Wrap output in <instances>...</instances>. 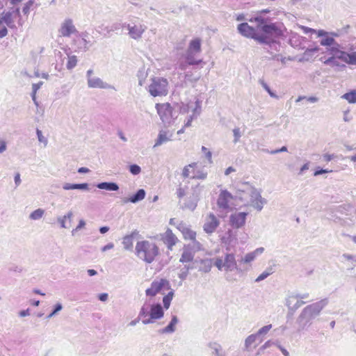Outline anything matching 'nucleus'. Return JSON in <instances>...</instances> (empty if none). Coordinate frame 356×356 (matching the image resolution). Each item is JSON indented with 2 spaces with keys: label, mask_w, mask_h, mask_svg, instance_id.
<instances>
[{
  "label": "nucleus",
  "mask_w": 356,
  "mask_h": 356,
  "mask_svg": "<svg viewBox=\"0 0 356 356\" xmlns=\"http://www.w3.org/2000/svg\"><path fill=\"white\" fill-rule=\"evenodd\" d=\"M295 300H297L296 296L295 294H291L288 296V298L286 299V305L288 307L289 311L292 312V307H293V302Z\"/></svg>",
  "instance_id": "de8ad7c7"
},
{
  "label": "nucleus",
  "mask_w": 356,
  "mask_h": 356,
  "mask_svg": "<svg viewBox=\"0 0 356 356\" xmlns=\"http://www.w3.org/2000/svg\"><path fill=\"white\" fill-rule=\"evenodd\" d=\"M195 254V253L193 252V251H191L186 246H184L179 261L183 264L191 262L193 261Z\"/></svg>",
  "instance_id": "393cba45"
},
{
  "label": "nucleus",
  "mask_w": 356,
  "mask_h": 356,
  "mask_svg": "<svg viewBox=\"0 0 356 356\" xmlns=\"http://www.w3.org/2000/svg\"><path fill=\"white\" fill-rule=\"evenodd\" d=\"M161 240L167 245L169 250H172V247L177 243L178 239L169 228L161 235Z\"/></svg>",
  "instance_id": "aec40b11"
},
{
  "label": "nucleus",
  "mask_w": 356,
  "mask_h": 356,
  "mask_svg": "<svg viewBox=\"0 0 356 356\" xmlns=\"http://www.w3.org/2000/svg\"><path fill=\"white\" fill-rule=\"evenodd\" d=\"M36 134L39 142L43 143L44 146H46L47 145L48 140L47 138L42 135V131L40 129H37Z\"/></svg>",
  "instance_id": "603ef678"
},
{
  "label": "nucleus",
  "mask_w": 356,
  "mask_h": 356,
  "mask_svg": "<svg viewBox=\"0 0 356 356\" xmlns=\"http://www.w3.org/2000/svg\"><path fill=\"white\" fill-rule=\"evenodd\" d=\"M177 195L179 198H182L186 195L185 188L179 187L177 190Z\"/></svg>",
  "instance_id": "680f3d73"
},
{
  "label": "nucleus",
  "mask_w": 356,
  "mask_h": 356,
  "mask_svg": "<svg viewBox=\"0 0 356 356\" xmlns=\"http://www.w3.org/2000/svg\"><path fill=\"white\" fill-rule=\"evenodd\" d=\"M151 83L147 86V90L154 97L165 96L168 93L169 83L166 79L153 76Z\"/></svg>",
  "instance_id": "20e7f679"
},
{
  "label": "nucleus",
  "mask_w": 356,
  "mask_h": 356,
  "mask_svg": "<svg viewBox=\"0 0 356 356\" xmlns=\"http://www.w3.org/2000/svg\"><path fill=\"white\" fill-rule=\"evenodd\" d=\"M259 83L261 85V86L264 88V89L266 91H267V92L269 94V95L271 97L278 99V96L270 90V87L268 86V84L264 80H261V79L259 80Z\"/></svg>",
  "instance_id": "79ce46f5"
},
{
  "label": "nucleus",
  "mask_w": 356,
  "mask_h": 356,
  "mask_svg": "<svg viewBox=\"0 0 356 356\" xmlns=\"http://www.w3.org/2000/svg\"><path fill=\"white\" fill-rule=\"evenodd\" d=\"M123 27L127 29L129 36L136 40L141 39L147 29V26L142 24H124Z\"/></svg>",
  "instance_id": "ddd939ff"
},
{
  "label": "nucleus",
  "mask_w": 356,
  "mask_h": 356,
  "mask_svg": "<svg viewBox=\"0 0 356 356\" xmlns=\"http://www.w3.org/2000/svg\"><path fill=\"white\" fill-rule=\"evenodd\" d=\"M233 200V195L227 190H222L217 200V205L220 209L229 208V202Z\"/></svg>",
  "instance_id": "f3484780"
},
{
  "label": "nucleus",
  "mask_w": 356,
  "mask_h": 356,
  "mask_svg": "<svg viewBox=\"0 0 356 356\" xmlns=\"http://www.w3.org/2000/svg\"><path fill=\"white\" fill-rule=\"evenodd\" d=\"M19 8H17L11 12L3 13L2 20L9 28L13 29L15 27V19L19 17Z\"/></svg>",
  "instance_id": "6ab92c4d"
},
{
  "label": "nucleus",
  "mask_w": 356,
  "mask_h": 356,
  "mask_svg": "<svg viewBox=\"0 0 356 356\" xmlns=\"http://www.w3.org/2000/svg\"><path fill=\"white\" fill-rule=\"evenodd\" d=\"M237 29L238 31L244 37L252 38L259 43H264L267 41V38L259 35L257 27L253 28L246 22L238 24Z\"/></svg>",
  "instance_id": "1a4fd4ad"
},
{
  "label": "nucleus",
  "mask_w": 356,
  "mask_h": 356,
  "mask_svg": "<svg viewBox=\"0 0 356 356\" xmlns=\"http://www.w3.org/2000/svg\"><path fill=\"white\" fill-rule=\"evenodd\" d=\"M163 316V310L160 304H151V311L149 318L143 319L145 325L154 322V320L160 319Z\"/></svg>",
  "instance_id": "2eb2a0df"
},
{
  "label": "nucleus",
  "mask_w": 356,
  "mask_h": 356,
  "mask_svg": "<svg viewBox=\"0 0 356 356\" xmlns=\"http://www.w3.org/2000/svg\"><path fill=\"white\" fill-rule=\"evenodd\" d=\"M129 171L134 175H138L141 172V168L136 164H132L129 166Z\"/></svg>",
  "instance_id": "8fccbe9b"
},
{
  "label": "nucleus",
  "mask_w": 356,
  "mask_h": 356,
  "mask_svg": "<svg viewBox=\"0 0 356 356\" xmlns=\"http://www.w3.org/2000/svg\"><path fill=\"white\" fill-rule=\"evenodd\" d=\"M271 328H272L271 324L265 325V326L262 327L261 328H260L256 334H258V337L261 339V338H262V336L267 334Z\"/></svg>",
  "instance_id": "a18cd8bd"
},
{
  "label": "nucleus",
  "mask_w": 356,
  "mask_h": 356,
  "mask_svg": "<svg viewBox=\"0 0 356 356\" xmlns=\"http://www.w3.org/2000/svg\"><path fill=\"white\" fill-rule=\"evenodd\" d=\"M193 175L191 177L192 179H205L207 177V173L200 171H198L196 173L193 172Z\"/></svg>",
  "instance_id": "5fc2aeb1"
},
{
  "label": "nucleus",
  "mask_w": 356,
  "mask_h": 356,
  "mask_svg": "<svg viewBox=\"0 0 356 356\" xmlns=\"http://www.w3.org/2000/svg\"><path fill=\"white\" fill-rule=\"evenodd\" d=\"M248 213L245 212H237L232 213L229 218L230 225L234 228H241L245 223Z\"/></svg>",
  "instance_id": "a211bd4d"
},
{
  "label": "nucleus",
  "mask_w": 356,
  "mask_h": 356,
  "mask_svg": "<svg viewBox=\"0 0 356 356\" xmlns=\"http://www.w3.org/2000/svg\"><path fill=\"white\" fill-rule=\"evenodd\" d=\"M177 228L182 233L185 240H191L196 238V232L187 226L186 223L180 222Z\"/></svg>",
  "instance_id": "4be33fe9"
},
{
  "label": "nucleus",
  "mask_w": 356,
  "mask_h": 356,
  "mask_svg": "<svg viewBox=\"0 0 356 356\" xmlns=\"http://www.w3.org/2000/svg\"><path fill=\"white\" fill-rule=\"evenodd\" d=\"M86 225V222L83 219H81L79 221V224L76 227V228L73 229L72 230V236H74L76 234V233L81 230V229L84 228Z\"/></svg>",
  "instance_id": "3c124183"
},
{
  "label": "nucleus",
  "mask_w": 356,
  "mask_h": 356,
  "mask_svg": "<svg viewBox=\"0 0 356 356\" xmlns=\"http://www.w3.org/2000/svg\"><path fill=\"white\" fill-rule=\"evenodd\" d=\"M220 225V221L217 217L212 213L208 214L203 225L204 231L209 234L213 233Z\"/></svg>",
  "instance_id": "4468645a"
},
{
  "label": "nucleus",
  "mask_w": 356,
  "mask_h": 356,
  "mask_svg": "<svg viewBox=\"0 0 356 356\" xmlns=\"http://www.w3.org/2000/svg\"><path fill=\"white\" fill-rule=\"evenodd\" d=\"M74 189L88 190V184L87 183L74 184H73V190H74Z\"/></svg>",
  "instance_id": "4d7b16f0"
},
{
  "label": "nucleus",
  "mask_w": 356,
  "mask_h": 356,
  "mask_svg": "<svg viewBox=\"0 0 356 356\" xmlns=\"http://www.w3.org/2000/svg\"><path fill=\"white\" fill-rule=\"evenodd\" d=\"M329 300L327 298H323L318 302L312 303L306 306L300 314L298 321L300 323L309 322L318 316L323 308L328 304Z\"/></svg>",
  "instance_id": "7ed1b4c3"
},
{
  "label": "nucleus",
  "mask_w": 356,
  "mask_h": 356,
  "mask_svg": "<svg viewBox=\"0 0 356 356\" xmlns=\"http://www.w3.org/2000/svg\"><path fill=\"white\" fill-rule=\"evenodd\" d=\"M122 244L124 249L130 250L133 246V236L131 235L124 236L123 238Z\"/></svg>",
  "instance_id": "ea45409f"
},
{
  "label": "nucleus",
  "mask_w": 356,
  "mask_h": 356,
  "mask_svg": "<svg viewBox=\"0 0 356 356\" xmlns=\"http://www.w3.org/2000/svg\"><path fill=\"white\" fill-rule=\"evenodd\" d=\"M151 311V303L148 302H145L144 305L142 306L138 316L139 318L145 319V318H149V314Z\"/></svg>",
  "instance_id": "c85d7f7f"
},
{
  "label": "nucleus",
  "mask_w": 356,
  "mask_h": 356,
  "mask_svg": "<svg viewBox=\"0 0 356 356\" xmlns=\"http://www.w3.org/2000/svg\"><path fill=\"white\" fill-rule=\"evenodd\" d=\"M7 145L6 142L3 140H0V154L3 153L6 150Z\"/></svg>",
  "instance_id": "338daca9"
},
{
  "label": "nucleus",
  "mask_w": 356,
  "mask_h": 356,
  "mask_svg": "<svg viewBox=\"0 0 356 356\" xmlns=\"http://www.w3.org/2000/svg\"><path fill=\"white\" fill-rule=\"evenodd\" d=\"M99 189H104L109 191H116L119 189V186L114 182H102L97 185Z\"/></svg>",
  "instance_id": "c756f323"
},
{
  "label": "nucleus",
  "mask_w": 356,
  "mask_h": 356,
  "mask_svg": "<svg viewBox=\"0 0 356 356\" xmlns=\"http://www.w3.org/2000/svg\"><path fill=\"white\" fill-rule=\"evenodd\" d=\"M332 56L326 59L324 61V63L325 65H332V66H339V64L338 61L337 60V59H338L337 57H336L334 54H332Z\"/></svg>",
  "instance_id": "49530a36"
},
{
  "label": "nucleus",
  "mask_w": 356,
  "mask_h": 356,
  "mask_svg": "<svg viewBox=\"0 0 356 356\" xmlns=\"http://www.w3.org/2000/svg\"><path fill=\"white\" fill-rule=\"evenodd\" d=\"M249 21L250 22H255L257 23V28H259L263 24L268 22L270 21V19L268 17H266L264 14H261L259 13H257L253 17H252Z\"/></svg>",
  "instance_id": "a878e982"
},
{
  "label": "nucleus",
  "mask_w": 356,
  "mask_h": 356,
  "mask_svg": "<svg viewBox=\"0 0 356 356\" xmlns=\"http://www.w3.org/2000/svg\"><path fill=\"white\" fill-rule=\"evenodd\" d=\"M88 87L90 88L112 89L113 87L103 81L99 77H92L87 81Z\"/></svg>",
  "instance_id": "412c9836"
},
{
  "label": "nucleus",
  "mask_w": 356,
  "mask_h": 356,
  "mask_svg": "<svg viewBox=\"0 0 356 356\" xmlns=\"http://www.w3.org/2000/svg\"><path fill=\"white\" fill-rule=\"evenodd\" d=\"M264 251V248H258L254 251L246 254L239 260V262L242 264H250L253 261L258 255L261 254Z\"/></svg>",
  "instance_id": "5701e85b"
},
{
  "label": "nucleus",
  "mask_w": 356,
  "mask_h": 356,
  "mask_svg": "<svg viewBox=\"0 0 356 356\" xmlns=\"http://www.w3.org/2000/svg\"><path fill=\"white\" fill-rule=\"evenodd\" d=\"M191 243L185 245L184 246H186L191 251H193V252L195 253L203 249L202 245L198 241L196 240V238H195V239H191Z\"/></svg>",
  "instance_id": "f704fd0d"
},
{
  "label": "nucleus",
  "mask_w": 356,
  "mask_h": 356,
  "mask_svg": "<svg viewBox=\"0 0 356 356\" xmlns=\"http://www.w3.org/2000/svg\"><path fill=\"white\" fill-rule=\"evenodd\" d=\"M35 3V0H29L24 6L22 8V12L24 15H29L30 10L32 9L33 4Z\"/></svg>",
  "instance_id": "c03bdc74"
},
{
  "label": "nucleus",
  "mask_w": 356,
  "mask_h": 356,
  "mask_svg": "<svg viewBox=\"0 0 356 356\" xmlns=\"http://www.w3.org/2000/svg\"><path fill=\"white\" fill-rule=\"evenodd\" d=\"M188 65H190L188 63L187 60L186 59H184V61L179 62V67L181 70H186V68Z\"/></svg>",
  "instance_id": "0e129e2a"
},
{
  "label": "nucleus",
  "mask_w": 356,
  "mask_h": 356,
  "mask_svg": "<svg viewBox=\"0 0 356 356\" xmlns=\"http://www.w3.org/2000/svg\"><path fill=\"white\" fill-rule=\"evenodd\" d=\"M282 24L280 23L267 22L257 29L260 35L267 38V41L263 44H269L270 37H277L282 34Z\"/></svg>",
  "instance_id": "0eeeda50"
},
{
  "label": "nucleus",
  "mask_w": 356,
  "mask_h": 356,
  "mask_svg": "<svg viewBox=\"0 0 356 356\" xmlns=\"http://www.w3.org/2000/svg\"><path fill=\"white\" fill-rule=\"evenodd\" d=\"M320 44L322 46L330 47V48H332L334 46L337 47V44H339L337 42H336L333 37L330 36V33H328L327 35H326V36L321 38V40H320Z\"/></svg>",
  "instance_id": "7c9ffc66"
},
{
  "label": "nucleus",
  "mask_w": 356,
  "mask_h": 356,
  "mask_svg": "<svg viewBox=\"0 0 356 356\" xmlns=\"http://www.w3.org/2000/svg\"><path fill=\"white\" fill-rule=\"evenodd\" d=\"M339 44L337 47H332L329 49L330 54H334L338 59L348 64V65H356V51H352L350 53L346 52L339 49Z\"/></svg>",
  "instance_id": "9b49d317"
},
{
  "label": "nucleus",
  "mask_w": 356,
  "mask_h": 356,
  "mask_svg": "<svg viewBox=\"0 0 356 356\" xmlns=\"http://www.w3.org/2000/svg\"><path fill=\"white\" fill-rule=\"evenodd\" d=\"M201 52V40L195 38L192 40L184 55L189 65H198L202 62V60L197 58L198 54Z\"/></svg>",
  "instance_id": "39448f33"
},
{
  "label": "nucleus",
  "mask_w": 356,
  "mask_h": 356,
  "mask_svg": "<svg viewBox=\"0 0 356 356\" xmlns=\"http://www.w3.org/2000/svg\"><path fill=\"white\" fill-rule=\"evenodd\" d=\"M213 264L219 270L233 271L238 269L235 256L232 253H227L224 258H216Z\"/></svg>",
  "instance_id": "6e6552de"
},
{
  "label": "nucleus",
  "mask_w": 356,
  "mask_h": 356,
  "mask_svg": "<svg viewBox=\"0 0 356 356\" xmlns=\"http://www.w3.org/2000/svg\"><path fill=\"white\" fill-rule=\"evenodd\" d=\"M212 262L210 259H200L199 271L209 273L211 270Z\"/></svg>",
  "instance_id": "2f4dec72"
},
{
  "label": "nucleus",
  "mask_w": 356,
  "mask_h": 356,
  "mask_svg": "<svg viewBox=\"0 0 356 356\" xmlns=\"http://www.w3.org/2000/svg\"><path fill=\"white\" fill-rule=\"evenodd\" d=\"M296 300V303H294L292 307V314L295 312L301 305L305 303V302L301 300V299H298Z\"/></svg>",
  "instance_id": "13d9d810"
},
{
  "label": "nucleus",
  "mask_w": 356,
  "mask_h": 356,
  "mask_svg": "<svg viewBox=\"0 0 356 356\" xmlns=\"http://www.w3.org/2000/svg\"><path fill=\"white\" fill-rule=\"evenodd\" d=\"M135 250L136 256L147 264L153 262L159 252L157 245L148 241H138Z\"/></svg>",
  "instance_id": "f257e3e1"
},
{
  "label": "nucleus",
  "mask_w": 356,
  "mask_h": 356,
  "mask_svg": "<svg viewBox=\"0 0 356 356\" xmlns=\"http://www.w3.org/2000/svg\"><path fill=\"white\" fill-rule=\"evenodd\" d=\"M233 134L234 136V143H236L239 140V138L241 137V134L239 128H235L233 129Z\"/></svg>",
  "instance_id": "bf43d9fd"
},
{
  "label": "nucleus",
  "mask_w": 356,
  "mask_h": 356,
  "mask_svg": "<svg viewBox=\"0 0 356 356\" xmlns=\"http://www.w3.org/2000/svg\"><path fill=\"white\" fill-rule=\"evenodd\" d=\"M42 82L40 81L38 83H33L32 85V92H37V91L40 88V87L42 86Z\"/></svg>",
  "instance_id": "774afa93"
},
{
  "label": "nucleus",
  "mask_w": 356,
  "mask_h": 356,
  "mask_svg": "<svg viewBox=\"0 0 356 356\" xmlns=\"http://www.w3.org/2000/svg\"><path fill=\"white\" fill-rule=\"evenodd\" d=\"M257 341L260 343L263 341V338L260 339L256 333L249 335L245 340V349L248 350L250 346Z\"/></svg>",
  "instance_id": "72a5a7b5"
},
{
  "label": "nucleus",
  "mask_w": 356,
  "mask_h": 356,
  "mask_svg": "<svg viewBox=\"0 0 356 356\" xmlns=\"http://www.w3.org/2000/svg\"><path fill=\"white\" fill-rule=\"evenodd\" d=\"M342 99H344L350 104L356 103V91L352 90L350 92L345 93L341 96Z\"/></svg>",
  "instance_id": "e433bc0d"
},
{
  "label": "nucleus",
  "mask_w": 356,
  "mask_h": 356,
  "mask_svg": "<svg viewBox=\"0 0 356 356\" xmlns=\"http://www.w3.org/2000/svg\"><path fill=\"white\" fill-rule=\"evenodd\" d=\"M248 196L250 197V204L257 211H261L266 200L261 197V192L251 186H248L245 190L238 191L237 193V197L241 201H245Z\"/></svg>",
  "instance_id": "f03ea898"
},
{
  "label": "nucleus",
  "mask_w": 356,
  "mask_h": 356,
  "mask_svg": "<svg viewBox=\"0 0 356 356\" xmlns=\"http://www.w3.org/2000/svg\"><path fill=\"white\" fill-rule=\"evenodd\" d=\"M170 140V136L168 135L167 131H160L157 137V139L155 141V144L154 145V147L161 145L163 143H166Z\"/></svg>",
  "instance_id": "bb28decb"
},
{
  "label": "nucleus",
  "mask_w": 356,
  "mask_h": 356,
  "mask_svg": "<svg viewBox=\"0 0 356 356\" xmlns=\"http://www.w3.org/2000/svg\"><path fill=\"white\" fill-rule=\"evenodd\" d=\"M209 348L212 350V354L216 356H225V353L222 350V347L220 344L213 342L209 344Z\"/></svg>",
  "instance_id": "c9c22d12"
},
{
  "label": "nucleus",
  "mask_w": 356,
  "mask_h": 356,
  "mask_svg": "<svg viewBox=\"0 0 356 356\" xmlns=\"http://www.w3.org/2000/svg\"><path fill=\"white\" fill-rule=\"evenodd\" d=\"M185 79L186 81H189L193 84H195L199 80L200 76L193 77L192 73L188 72L185 74Z\"/></svg>",
  "instance_id": "09e8293b"
},
{
  "label": "nucleus",
  "mask_w": 356,
  "mask_h": 356,
  "mask_svg": "<svg viewBox=\"0 0 356 356\" xmlns=\"http://www.w3.org/2000/svg\"><path fill=\"white\" fill-rule=\"evenodd\" d=\"M145 194L146 193L144 189H139L136 194L131 196L130 197L123 198L122 202L123 204H127L128 202L137 203L145 198Z\"/></svg>",
  "instance_id": "b1692460"
},
{
  "label": "nucleus",
  "mask_w": 356,
  "mask_h": 356,
  "mask_svg": "<svg viewBox=\"0 0 356 356\" xmlns=\"http://www.w3.org/2000/svg\"><path fill=\"white\" fill-rule=\"evenodd\" d=\"M204 186L197 184L192 188L191 195L186 200L183 209L190 211H194L197 207V203L200 199L201 194L204 190Z\"/></svg>",
  "instance_id": "9d476101"
},
{
  "label": "nucleus",
  "mask_w": 356,
  "mask_h": 356,
  "mask_svg": "<svg viewBox=\"0 0 356 356\" xmlns=\"http://www.w3.org/2000/svg\"><path fill=\"white\" fill-rule=\"evenodd\" d=\"M178 323V318L176 316H173L169 325L163 329L159 330L160 333H172L175 331V325Z\"/></svg>",
  "instance_id": "cd10ccee"
},
{
  "label": "nucleus",
  "mask_w": 356,
  "mask_h": 356,
  "mask_svg": "<svg viewBox=\"0 0 356 356\" xmlns=\"http://www.w3.org/2000/svg\"><path fill=\"white\" fill-rule=\"evenodd\" d=\"M44 214V210L42 209H38L33 212L31 213L29 215L30 219L33 220H40L43 217Z\"/></svg>",
  "instance_id": "4c0bfd02"
},
{
  "label": "nucleus",
  "mask_w": 356,
  "mask_h": 356,
  "mask_svg": "<svg viewBox=\"0 0 356 356\" xmlns=\"http://www.w3.org/2000/svg\"><path fill=\"white\" fill-rule=\"evenodd\" d=\"M57 220L59 222L61 228L66 229L70 227V226L67 225V224H66L67 220H66V218H65L64 216L62 217H58L57 218Z\"/></svg>",
  "instance_id": "052dcab7"
},
{
  "label": "nucleus",
  "mask_w": 356,
  "mask_h": 356,
  "mask_svg": "<svg viewBox=\"0 0 356 356\" xmlns=\"http://www.w3.org/2000/svg\"><path fill=\"white\" fill-rule=\"evenodd\" d=\"M188 275V272L187 270H185L184 268L181 270V273L179 274V277L184 280L186 279L187 276Z\"/></svg>",
  "instance_id": "69168bd1"
},
{
  "label": "nucleus",
  "mask_w": 356,
  "mask_h": 356,
  "mask_svg": "<svg viewBox=\"0 0 356 356\" xmlns=\"http://www.w3.org/2000/svg\"><path fill=\"white\" fill-rule=\"evenodd\" d=\"M78 60L77 57L74 55L69 56H68V60L66 65V67L67 70H72L74 67H76L77 64Z\"/></svg>",
  "instance_id": "58836bf2"
},
{
  "label": "nucleus",
  "mask_w": 356,
  "mask_h": 356,
  "mask_svg": "<svg viewBox=\"0 0 356 356\" xmlns=\"http://www.w3.org/2000/svg\"><path fill=\"white\" fill-rule=\"evenodd\" d=\"M136 76L138 78V85L140 86H143L145 84L146 79L148 76L147 70H146L145 67L140 69L137 72Z\"/></svg>",
  "instance_id": "473e14b6"
},
{
  "label": "nucleus",
  "mask_w": 356,
  "mask_h": 356,
  "mask_svg": "<svg viewBox=\"0 0 356 356\" xmlns=\"http://www.w3.org/2000/svg\"><path fill=\"white\" fill-rule=\"evenodd\" d=\"M273 271L271 268L267 269L266 270L264 271L261 275H259L257 279L255 280V282H259L266 278H267L269 275L273 274Z\"/></svg>",
  "instance_id": "37998d69"
},
{
  "label": "nucleus",
  "mask_w": 356,
  "mask_h": 356,
  "mask_svg": "<svg viewBox=\"0 0 356 356\" xmlns=\"http://www.w3.org/2000/svg\"><path fill=\"white\" fill-rule=\"evenodd\" d=\"M169 283L165 279H160L159 280H154L151 286L145 291V293L148 296H155L159 293L164 287L168 286Z\"/></svg>",
  "instance_id": "dca6fc26"
},
{
  "label": "nucleus",
  "mask_w": 356,
  "mask_h": 356,
  "mask_svg": "<svg viewBox=\"0 0 356 356\" xmlns=\"http://www.w3.org/2000/svg\"><path fill=\"white\" fill-rule=\"evenodd\" d=\"M155 107L160 119L165 124H170L177 118V112L170 103L156 104Z\"/></svg>",
  "instance_id": "423d86ee"
},
{
  "label": "nucleus",
  "mask_w": 356,
  "mask_h": 356,
  "mask_svg": "<svg viewBox=\"0 0 356 356\" xmlns=\"http://www.w3.org/2000/svg\"><path fill=\"white\" fill-rule=\"evenodd\" d=\"M63 309V305L61 303H57L56 305H55V307H54V309L52 311V312H51L47 316V318H51V317H53L54 316H55L58 312H60V310H62Z\"/></svg>",
  "instance_id": "864d4df0"
},
{
  "label": "nucleus",
  "mask_w": 356,
  "mask_h": 356,
  "mask_svg": "<svg viewBox=\"0 0 356 356\" xmlns=\"http://www.w3.org/2000/svg\"><path fill=\"white\" fill-rule=\"evenodd\" d=\"M58 32L60 37L70 38L72 35L76 34L78 31L74 24L73 19L66 17L60 23Z\"/></svg>",
  "instance_id": "f8f14e48"
},
{
  "label": "nucleus",
  "mask_w": 356,
  "mask_h": 356,
  "mask_svg": "<svg viewBox=\"0 0 356 356\" xmlns=\"http://www.w3.org/2000/svg\"><path fill=\"white\" fill-rule=\"evenodd\" d=\"M196 165H197L196 163H193L188 165H186L182 170V173H181L182 177L184 178L190 177L191 174V168H194Z\"/></svg>",
  "instance_id": "a19ab883"
},
{
  "label": "nucleus",
  "mask_w": 356,
  "mask_h": 356,
  "mask_svg": "<svg viewBox=\"0 0 356 356\" xmlns=\"http://www.w3.org/2000/svg\"><path fill=\"white\" fill-rule=\"evenodd\" d=\"M342 257L348 261H350L353 267L356 266V256L350 254H343Z\"/></svg>",
  "instance_id": "6e6d98bb"
},
{
  "label": "nucleus",
  "mask_w": 356,
  "mask_h": 356,
  "mask_svg": "<svg viewBox=\"0 0 356 356\" xmlns=\"http://www.w3.org/2000/svg\"><path fill=\"white\" fill-rule=\"evenodd\" d=\"M171 300H172L170 298V297H166V296L163 297V306L165 309L169 308V307L170 305Z\"/></svg>",
  "instance_id": "e2e57ef3"
}]
</instances>
